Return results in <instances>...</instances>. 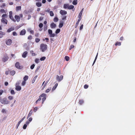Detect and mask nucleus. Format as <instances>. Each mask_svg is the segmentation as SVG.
Listing matches in <instances>:
<instances>
[{
    "label": "nucleus",
    "mask_w": 135,
    "mask_h": 135,
    "mask_svg": "<svg viewBox=\"0 0 135 135\" xmlns=\"http://www.w3.org/2000/svg\"><path fill=\"white\" fill-rule=\"evenodd\" d=\"M8 98L10 100H12L13 99V96H10L8 97Z\"/></svg>",
    "instance_id": "49530a36"
},
{
    "label": "nucleus",
    "mask_w": 135,
    "mask_h": 135,
    "mask_svg": "<svg viewBox=\"0 0 135 135\" xmlns=\"http://www.w3.org/2000/svg\"><path fill=\"white\" fill-rule=\"evenodd\" d=\"M26 33V31L25 29H23L20 32V35H24Z\"/></svg>",
    "instance_id": "9b49d317"
},
{
    "label": "nucleus",
    "mask_w": 135,
    "mask_h": 135,
    "mask_svg": "<svg viewBox=\"0 0 135 135\" xmlns=\"http://www.w3.org/2000/svg\"><path fill=\"white\" fill-rule=\"evenodd\" d=\"M15 66L19 69H21L23 68V66L20 65V63L18 62H16L15 64Z\"/></svg>",
    "instance_id": "39448f33"
},
{
    "label": "nucleus",
    "mask_w": 135,
    "mask_h": 135,
    "mask_svg": "<svg viewBox=\"0 0 135 135\" xmlns=\"http://www.w3.org/2000/svg\"><path fill=\"white\" fill-rule=\"evenodd\" d=\"M74 6L72 5H71L70 6L69 5V7L68 8V9H73L74 8Z\"/></svg>",
    "instance_id": "a878e982"
},
{
    "label": "nucleus",
    "mask_w": 135,
    "mask_h": 135,
    "mask_svg": "<svg viewBox=\"0 0 135 135\" xmlns=\"http://www.w3.org/2000/svg\"><path fill=\"white\" fill-rule=\"evenodd\" d=\"M37 107H35L34 109H33V111L35 112L37 110Z\"/></svg>",
    "instance_id": "6e6d98bb"
},
{
    "label": "nucleus",
    "mask_w": 135,
    "mask_h": 135,
    "mask_svg": "<svg viewBox=\"0 0 135 135\" xmlns=\"http://www.w3.org/2000/svg\"><path fill=\"white\" fill-rule=\"evenodd\" d=\"M46 95L44 93H43L39 96V98L37 100L36 102V104H37L38 103L39 101H40L41 100V98L43 97L42 98V104H43L44 101L46 100Z\"/></svg>",
    "instance_id": "f257e3e1"
},
{
    "label": "nucleus",
    "mask_w": 135,
    "mask_h": 135,
    "mask_svg": "<svg viewBox=\"0 0 135 135\" xmlns=\"http://www.w3.org/2000/svg\"><path fill=\"white\" fill-rule=\"evenodd\" d=\"M36 5L38 7H40L41 6L42 4L40 2H37L36 3Z\"/></svg>",
    "instance_id": "5701e85b"
},
{
    "label": "nucleus",
    "mask_w": 135,
    "mask_h": 135,
    "mask_svg": "<svg viewBox=\"0 0 135 135\" xmlns=\"http://www.w3.org/2000/svg\"><path fill=\"white\" fill-rule=\"evenodd\" d=\"M50 14L51 16H54V14L52 11H50Z\"/></svg>",
    "instance_id": "e433bc0d"
},
{
    "label": "nucleus",
    "mask_w": 135,
    "mask_h": 135,
    "mask_svg": "<svg viewBox=\"0 0 135 135\" xmlns=\"http://www.w3.org/2000/svg\"><path fill=\"white\" fill-rule=\"evenodd\" d=\"M9 71V74L11 75H13L15 73V71L14 70L10 71Z\"/></svg>",
    "instance_id": "6ab92c4d"
},
{
    "label": "nucleus",
    "mask_w": 135,
    "mask_h": 135,
    "mask_svg": "<svg viewBox=\"0 0 135 135\" xmlns=\"http://www.w3.org/2000/svg\"><path fill=\"white\" fill-rule=\"evenodd\" d=\"M65 59L66 61H68L69 60V58L68 56H66L65 57Z\"/></svg>",
    "instance_id": "58836bf2"
},
{
    "label": "nucleus",
    "mask_w": 135,
    "mask_h": 135,
    "mask_svg": "<svg viewBox=\"0 0 135 135\" xmlns=\"http://www.w3.org/2000/svg\"><path fill=\"white\" fill-rule=\"evenodd\" d=\"M0 11L2 13L6 12L3 9H1L0 10Z\"/></svg>",
    "instance_id": "c03bdc74"
},
{
    "label": "nucleus",
    "mask_w": 135,
    "mask_h": 135,
    "mask_svg": "<svg viewBox=\"0 0 135 135\" xmlns=\"http://www.w3.org/2000/svg\"><path fill=\"white\" fill-rule=\"evenodd\" d=\"M26 83V82H25V81H22V85H25V84Z\"/></svg>",
    "instance_id": "bf43d9fd"
},
{
    "label": "nucleus",
    "mask_w": 135,
    "mask_h": 135,
    "mask_svg": "<svg viewBox=\"0 0 135 135\" xmlns=\"http://www.w3.org/2000/svg\"><path fill=\"white\" fill-rule=\"evenodd\" d=\"M3 92V91L2 90H0V95H2Z\"/></svg>",
    "instance_id": "4d7b16f0"
},
{
    "label": "nucleus",
    "mask_w": 135,
    "mask_h": 135,
    "mask_svg": "<svg viewBox=\"0 0 135 135\" xmlns=\"http://www.w3.org/2000/svg\"><path fill=\"white\" fill-rule=\"evenodd\" d=\"M56 26V25L53 22L52 23L50 24V27L52 28H54Z\"/></svg>",
    "instance_id": "2eb2a0df"
},
{
    "label": "nucleus",
    "mask_w": 135,
    "mask_h": 135,
    "mask_svg": "<svg viewBox=\"0 0 135 135\" xmlns=\"http://www.w3.org/2000/svg\"><path fill=\"white\" fill-rule=\"evenodd\" d=\"M83 25H82L80 27L79 29L80 30H81L82 29L83 27Z\"/></svg>",
    "instance_id": "13d9d810"
},
{
    "label": "nucleus",
    "mask_w": 135,
    "mask_h": 135,
    "mask_svg": "<svg viewBox=\"0 0 135 135\" xmlns=\"http://www.w3.org/2000/svg\"><path fill=\"white\" fill-rule=\"evenodd\" d=\"M1 21L4 24L7 25V24L8 21L5 18H2Z\"/></svg>",
    "instance_id": "9d476101"
},
{
    "label": "nucleus",
    "mask_w": 135,
    "mask_h": 135,
    "mask_svg": "<svg viewBox=\"0 0 135 135\" xmlns=\"http://www.w3.org/2000/svg\"><path fill=\"white\" fill-rule=\"evenodd\" d=\"M21 6H17L16 8V11H18L21 10Z\"/></svg>",
    "instance_id": "393cba45"
},
{
    "label": "nucleus",
    "mask_w": 135,
    "mask_h": 135,
    "mask_svg": "<svg viewBox=\"0 0 135 135\" xmlns=\"http://www.w3.org/2000/svg\"><path fill=\"white\" fill-rule=\"evenodd\" d=\"M83 9H84V8H83L81 9V11L79 13V16H78V17H79V18H81V16L82 15V13H83Z\"/></svg>",
    "instance_id": "dca6fc26"
},
{
    "label": "nucleus",
    "mask_w": 135,
    "mask_h": 135,
    "mask_svg": "<svg viewBox=\"0 0 135 135\" xmlns=\"http://www.w3.org/2000/svg\"><path fill=\"white\" fill-rule=\"evenodd\" d=\"M1 112L2 113H4L6 112V110L5 109H2Z\"/></svg>",
    "instance_id": "338daca9"
},
{
    "label": "nucleus",
    "mask_w": 135,
    "mask_h": 135,
    "mask_svg": "<svg viewBox=\"0 0 135 135\" xmlns=\"http://www.w3.org/2000/svg\"><path fill=\"white\" fill-rule=\"evenodd\" d=\"M9 17L14 22H16V20L13 18L12 16V11H10L9 12Z\"/></svg>",
    "instance_id": "423d86ee"
},
{
    "label": "nucleus",
    "mask_w": 135,
    "mask_h": 135,
    "mask_svg": "<svg viewBox=\"0 0 135 135\" xmlns=\"http://www.w3.org/2000/svg\"><path fill=\"white\" fill-rule=\"evenodd\" d=\"M28 54V52L27 51H25L23 52L22 55V57L23 58H25L27 56Z\"/></svg>",
    "instance_id": "4468645a"
},
{
    "label": "nucleus",
    "mask_w": 135,
    "mask_h": 135,
    "mask_svg": "<svg viewBox=\"0 0 135 135\" xmlns=\"http://www.w3.org/2000/svg\"><path fill=\"white\" fill-rule=\"evenodd\" d=\"M5 34V32H3L2 31H0V35L2 36V37L3 36V35H4Z\"/></svg>",
    "instance_id": "2f4dec72"
},
{
    "label": "nucleus",
    "mask_w": 135,
    "mask_h": 135,
    "mask_svg": "<svg viewBox=\"0 0 135 135\" xmlns=\"http://www.w3.org/2000/svg\"><path fill=\"white\" fill-rule=\"evenodd\" d=\"M8 57L7 55H6L3 57L2 59V60L4 62H5L8 60Z\"/></svg>",
    "instance_id": "6e6552de"
},
{
    "label": "nucleus",
    "mask_w": 135,
    "mask_h": 135,
    "mask_svg": "<svg viewBox=\"0 0 135 135\" xmlns=\"http://www.w3.org/2000/svg\"><path fill=\"white\" fill-rule=\"evenodd\" d=\"M27 127V125L26 124H25L23 126V128L24 129H26Z\"/></svg>",
    "instance_id": "09e8293b"
},
{
    "label": "nucleus",
    "mask_w": 135,
    "mask_h": 135,
    "mask_svg": "<svg viewBox=\"0 0 135 135\" xmlns=\"http://www.w3.org/2000/svg\"><path fill=\"white\" fill-rule=\"evenodd\" d=\"M64 22L63 21L61 22L60 23L59 27V28H61L63 26Z\"/></svg>",
    "instance_id": "a211bd4d"
},
{
    "label": "nucleus",
    "mask_w": 135,
    "mask_h": 135,
    "mask_svg": "<svg viewBox=\"0 0 135 135\" xmlns=\"http://www.w3.org/2000/svg\"><path fill=\"white\" fill-rule=\"evenodd\" d=\"M84 102V100H80L79 101V103L80 105L82 104Z\"/></svg>",
    "instance_id": "bb28decb"
},
{
    "label": "nucleus",
    "mask_w": 135,
    "mask_h": 135,
    "mask_svg": "<svg viewBox=\"0 0 135 135\" xmlns=\"http://www.w3.org/2000/svg\"><path fill=\"white\" fill-rule=\"evenodd\" d=\"M55 36V35L54 33L50 34V36L51 37H54Z\"/></svg>",
    "instance_id": "79ce46f5"
},
{
    "label": "nucleus",
    "mask_w": 135,
    "mask_h": 135,
    "mask_svg": "<svg viewBox=\"0 0 135 135\" xmlns=\"http://www.w3.org/2000/svg\"><path fill=\"white\" fill-rule=\"evenodd\" d=\"M12 34L14 36H16L17 35V33L16 32H15V31L13 32L12 33Z\"/></svg>",
    "instance_id": "3c124183"
},
{
    "label": "nucleus",
    "mask_w": 135,
    "mask_h": 135,
    "mask_svg": "<svg viewBox=\"0 0 135 135\" xmlns=\"http://www.w3.org/2000/svg\"><path fill=\"white\" fill-rule=\"evenodd\" d=\"M63 76L61 75L60 76H59L58 75L56 76V79L58 82H60L63 79Z\"/></svg>",
    "instance_id": "0eeeda50"
},
{
    "label": "nucleus",
    "mask_w": 135,
    "mask_h": 135,
    "mask_svg": "<svg viewBox=\"0 0 135 135\" xmlns=\"http://www.w3.org/2000/svg\"><path fill=\"white\" fill-rule=\"evenodd\" d=\"M28 76L27 75H25L23 79L24 81H26L28 79Z\"/></svg>",
    "instance_id": "c756f323"
},
{
    "label": "nucleus",
    "mask_w": 135,
    "mask_h": 135,
    "mask_svg": "<svg viewBox=\"0 0 135 135\" xmlns=\"http://www.w3.org/2000/svg\"><path fill=\"white\" fill-rule=\"evenodd\" d=\"M46 59V57L45 56H43L40 59V60L41 61H44Z\"/></svg>",
    "instance_id": "72a5a7b5"
},
{
    "label": "nucleus",
    "mask_w": 135,
    "mask_h": 135,
    "mask_svg": "<svg viewBox=\"0 0 135 135\" xmlns=\"http://www.w3.org/2000/svg\"><path fill=\"white\" fill-rule=\"evenodd\" d=\"M15 17L16 21H17V22H19L20 21V17L19 16L16 15L15 16Z\"/></svg>",
    "instance_id": "ddd939ff"
},
{
    "label": "nucleus",
    "mask_w": 135,
    "mask_h": 135,
    "mask_svg": "<svg viewBox=\"0 0 135 135\" xmlns=\"http://www.w3.org/2000/svg\"><path fill=\"white\" fill-rule=\"evenodd\" d=\"M32 38V36L31 35H29L28 37V39L29 40H31Z\"/></svg>",
    "instance_id": "37998d69"
},
{
    "label": "nucleus",
    "mask_w": 135,
    "mask_h": 135,
    "mask_svg": "<svg viewBox=\"0 0 135 135\" xmlns=\"http://www.w3.org/2000/svg\"><path fill=\"white\" fill-rule=\"evenodd\" d=\"M35 61L36 63H38L39 61V60L38 59H36L35 60Z\"/></svg>",
    "instance_id": "603ef678"
},
{
    "label": "nucleus",
    "mask_w": 135,
    "mask_h": 135,
    "mask_svg": "<svg viewBox=\"0 0 135 135\" xmlns=\"http://www.w3.org/2000/svg\"><path fill=\"white\" fill-rule=\"evenodd\" d=\"M14 30V28H11L8 29L7 30V32H9L11 31Z\"/></svg>",
    "instance_id": "412c9836"
},
{
    "label": "nucleus",
    "mask_w": 135,
    "mask_h": 135,
    "mask_svg": "<svg viewBox=\"0 0 135 135\" xmlns=\"http://www.w3.org/2000/svg\"><path fill=\"white\" fill-rule=\"evenodd\" d=\"M33 113V111H32V110L31 109L30 111L29 114H28V116L27 117V119H28L29 117L30 116H31L32 115Z\"/></svg>",
    "instance_id": "f3484780"
},
{
    "label": "nucleus",
    "mask_w": 135,
    "mask_h": 135,
    "mask_svg": "<svg viewBox=\"0 0 135 135\" xmlns=\"http://www.w3.org/2000/svg\"><path fill=\"white\" fill-rule=\"evenodd\" d=\"M97 55H98V54L97 55H96V56L95 57V60H94V61L93 62V65L94 64L95 62V61L96 60V59H97Z\"/></svg>",
    "instance_id": "680f3d73"
},
{
    "label": "nucleus",
    "mask_w": 135,
    "mask_h": 135,
    "mask_svg": "<svg viewBox=\"0 0 135 135\" xmlns=\"http://www.w3.org/2000/svg\"><path fill=\"white\" fill-rule=\"evenodd\" d=\"M58 85V83H56L55 84V85L53 87V88L52 89V90H54L57 87V85Z\"/></svg>",
    "instance_id": "b1692460"
},
{
    "label": "nucleus",
    "mask_w": 135,
    "mask_h": 135,
    "mask_svg": "<svg viewBox=\"0 0 135 135\" xmlns=\"http://www.w3.org/2000/svg\"><path fill=\"white\" fill-rule=\"evenodd\" d=\"M69 4H64V5L63 8L65 9L68 8V9Z\"/></svg>",
    "instance_id": "aec40b11"
},
{
    "label": "nucleus",
    "mask_w": 135,
    "mask_h": 135,
    "mask_svg": "<svg viewBox=\"0 0 135 135\" xmlns=\"http://www.w3.org/2000/svg\"><path fill=\"white\" fill-rule=\"evenodd\" d=\"M74 45H71L69 48V50H71V49L74 48Z\"/></svg>",
    "instance_id": "864d4df0"
},
{
    "label": "nucleus",
    "mask_w": 135,
    "mask_h": 135,
    "mask_svg": "<svg viewBox=\"0 0 135 135\" xmlns=\"http://www.w3.org/2000/svg\"><path fill=\"white\" fill-rule=\"evenodd\" d=\"M40 41V38H35V41L37 43H38Z\"/></svg>",
    "instance_id": "f704fd0d"
},
{
    "label": "nucleus",
    "mask_w": 135,
    "mask_h": 135,
    "mask_svg": "<svg viewBox=\"0 0 135 135\" xmlns=\"http://www.w3.org/2000/svg\"><path fill=\"white\" fill-rule=\"evenodd\" d=\"M43 25L42 23H40L39 25V27L40 28H41L43 26Z\"/></svg>",
    "instance_id": "a19ab883"
},
{
    "label": "nucleus",
    "mask_w": 135,
    "mask_h": 135,
    "mask_svg": "<svg viewBox=\"0 0 135 135\" xmlns=\"http://www.w3.org/2000/svg\"><path fill=\"white\" fill-rule=\"evenodd\" d=\"M121 45V43L120 42H116L115 44V45L116 46H117V45L120 46Z\"/></svg>",
    "instance_id": "c85d7f7f"
},
{
    "label": "nucleus",
    "mask_w": 135,
    "mask_h": 135,
    "mask_svg": "<svg viewBox=\"0 0 135 135\" xmlns=\"http://www.w3.org/2000/svg\"><path fill=\"white\" fill-rule=\"evenodd\" d=\"M66 16H64L62 17V19L63 20H66Z\"/></svg>",
    "instance_id": "e2e57ef3"
},
{
    "label": "nucleus",
    "mask_w": 135,
    "mask_h": 135,
    "mask_svg": "<svg viewBox=\"0 0 135 135\" xmlns=\"http://www.w3.org/2000/svg\"><path fill=\"white\" fill-rule=\"evenodd\" d=\"M30 33L32 34L33 35L34 34V31L33 30H31L30 31Z\"/></svg>",
    "instance_id": "774afa93"
},
{
    "label": "nucleus",
    "mask_w": 135,
    "mask_h": 135,
    "mask_svg": "<svg viewBox=\"0 0 135 135\" xmlns=\"http://www.w3.org/2000/svg\"><path fill=\"white\" fill-rule=\"evenodd\" d=\"M32 120V118L31 117L30 118L28 119V121H29L30 122H31Z\"/></svg>",
    "instance_id": "0e129e2a"
},
{
    "label": "nucleus",
    "mask_w": 135,
    "mask_h": 135,
    "mask_svg": "<svg viewBox=\"0 0 135 135\" xmlns=\"http://www.w3.org/2000/svg\"><path fill=\"white\" fill-rule=\"evenodd\" d=\"M6 6V4L4 3H3L2 4V6H1V7H4Z\"/></svg>",
    "instance_id": "052dcab7"
},
{
    "label": "nucleus",
    "mask_w": 135,
    "mask_h": 135,
    "mask_svg": "<svg viewBox=\"0 0 135 135\" xmlns=\"http://www.w3.org/2000/svg\"><path fill=\"white\" fill-rule=\"evenodd\" d=\"M60 31V29H57L55 33H56L57 34L59 33Z\"/></svg>",
    "instance_id": "473e14b6"
},
{
    "label": "nucleus",
    "mask_w": 135,
    "mask_h": 135,
    "mask_svg": "<svg viewBox=\"0 0 135 135\" xmlns=\"http://www.w3.org/2000/svg\"><path fill=\"white\" fill-rule=\"evenodd\" d=\"M48 33L49 35L50 34H52V31L50 29H49L48 31Z\"/></svg>",
    "instance_id": "de8ad7c7"
},
{
    "label": "nucleus",
    "mask_w": 135,
    "mask_h": 135,
    "mask_svg": "<svg viewBox=\"0 0 135 135\" xmlns=\"http://www.w3.org/2000/svg\"><path fill=\"white\" fill-rule=\"evenodd\" d=\"M6 43L7 45H10L12 43V41L11 39H8L6 40Z\"/></svg>",
    "instance_id": "1a4fd4ad"
},
{
    "label": "nucleus",
    "mask_w": 135,
    "mask_h": 135,
    "mask_svg": "<svg viewBox=\"0 0 135 135\" xmlns=\"http://www.w3.org/2000/svg\"><path fill=\"white\" fill-rule=\"evenodd\" d=\"M59 20L58 18L57 17H55L54 19V21L55 22H57Z\"/></svg>",
    "instance_id": "7c9ffc66"
},
{
    "label": "nucleus",
    "mask_w": 135,
    "mask_h": 135,
    "mask_svg": "<svg viewBox=\"0 0 135 135\" xmlns=\"http://www.w3.org/2000/svg\"><path fill=\"white\" fill-rule=\"evenodd\" d=\"M11 94H15V92L13 90H12L11 91Z\"/></svg>",
    "instance_id": "ea45409f"
},
{
    "label": "nucleus",
    "mask_w": 135,
    "mask_h": 135,
    "mask_svg": "<svg viewBox=\"0 0 135 135\" xmlns=\"http://www.w3.org/2000/svg\"><path fill=\"white\" fill-rule=\"evenodd\" d=\"M35 66V65L34 64H33L30 66V68L31 69H33L34 68Z\"/></svg>",
    "instance_id": "a18cd8bd"
},
{
    "label": "nucleus",
    "mask_w": 135,
    "mask_h": 135,
    "mask_svg": "<svg viewBox=\"0 0 135 135\" xmlns=\"http://www.w3.org/2000/svg\"><path fill=\"white\" fill-rule=\"evenodd\" d=\"M77 3V0H74L73 2V4L74 5H76Z\"/></svg>",
    "instance_id": "cd10ccee"
},
{
    "label": "nucleus",
    "mask_w": 135,
    "mask_h": 135,
    "mask_svg": "<svg viewBox=\"0 0 135 135\" xmlns=\"http://www.w3.org/2000/svg\"><path fill=\"white\" fill-rule=\"evenodd\" d=\"M51 90V88H50L46 90L45 91V92L46 93H48Z\"/></svg>",
    "instance_id": "8fccbe9b"
},
{
    "label": "nucleus",
    "mask_w": 135,
    "mask_h": 135,
    "mask_svg": "<svg viewBox=\"0 0 135 135\" xmlns=\"http://www.w3.org/2000/svg\"><path fill=\"white\" fill-rule=\"evenodd\" d=\"M60 13L62 15H65L67 14V12L66 11L62 10L60 11Z\"/></svg>",
    "instance_id": "f8f14e48"
},
{
    "label": "nucleus",
    "mask_w": 135,
    "mask_h": 135,
    "mask_svg": "<svg viewBox=\"0 0 135 135\" xmlns=\"http://www.w3.org/2000/svg\"><path fill=\"white\" fill-rule=\"evenodd\" d=\"M7 16L6 14H3L2 16V18H5L7 17Z\"/></svg>",
    "instance_id": "c9c22d12"
},
{
    "label": "nucleus",
    "mask_w": 135,
    "mask_h": 135,
    "mask_svg": "<svg viewBox=\"0 0 135 135\" xmlns=\"http://www.w3.org/2000/svg\"><path fill=\"white\" fill-rule=\"evenodd\" d=\"M0 101L2 104H9V102L6 98H0Z\"/></svg>",
    "instance_id": "7ed1b4c3"
},
{
    "label": "nucleus",
    "mask_w": 135,
    "mask_h": 135,
    "mask_svg": "<svg viewBox=\"0 0 135 135\" xmlns=\"http://www.w3.org/2000/svg\"><path fill=\"white\" fill-rule=\"evenodd\" d=\"M47 48V46L46 44H42L40 45V49L42 52L46 50Z\"/></svg>",
    "instance_id": "f03ea898"
},
{
    "label": "nucleus",
    "mask_w": 135,
    "mask_h": 135,
    "mask_svg": "<svg viewBox=\"0 0 135 135\" xmlns=\"http://www.w3.org/2000/svg\"><path fill=\"white\" fill-rule=\"evenodd\" d=\"M89 86L86 84L84 86V88L85 89H86L88 88Z\"/></svg>",
    "instance_id": "5fc2aeb1"
},
{
    "label": "nucleus",
    "mask_w": 135,
    "mask_h": 135,
    "mask_svg": "<svg viewBox=\"0 0 135 135\" xmlns=\"http://www.w3.org/2000/svg\"><path fill=\"white\" fill-rule=\"evenodd\" d=\"M4 84L6 86H7L8 85V83L6 81L4 83Z\"/></svg>",
    "instance_id": "69168bd1"
},
{
    "label": "nucleus",
    "mask_w": 135,
    "mask_h": 135,
    "mask_svg": "<svg viewBox=\"0 0 135 135\" xmlns=\"http://www.w3.org/2000/svg\"><path fill=\"white\" fill-rule=\"evenodd\" d=\"M47 29V26L46 25H45L44 26V31H45Z\"/></svg>",
    "instance_id": "4c0bfd02"
},
{
    "label": "nucleus",
    "mask_w": 135,
    "mask_h": 135,
    "mask_svg": "<svg viewBox=\"0 0 135 135\" xmlns=\"http://www.w3.org/2000/svg\"><path fill=\"white\" fill-rule=\"evenodd\" d=\"M81 20V18H79V19L78 20V21L76 22V25H75V28H76L77 27L78 25L79 24V22Z\"/></svg>",
    "instance_id": "4be33fe9"
},
{
    "label": "nucleus",
    "mask_w": 135,
    "mask_h": 135,
    "mask_svg": "<svg viewBox=\"0 0 135 135\" xmlns=\"http://www.w3.org/2000/svg\"><path fill=\"white\" fill-rule=\"evenodd\" d=\"M21 82L20 81H18L16 84L15 89L17 91H20L21 90V86H19Z\"/></svg>",
    "instance_id": "20e7f679"
}]
</instances>
